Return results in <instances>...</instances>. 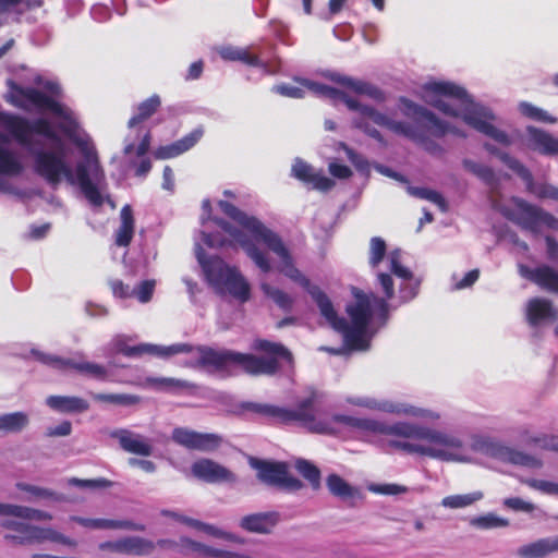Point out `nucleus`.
<instances>
[{"label":"nucleus","mask_w":558,"mask_h":558,"mask_svg":"<svg viewBox=\"0 0 558 558\" xmlns=\"http://www.w3.org/2000/svg\"><path fill=\"white\" fill-rule=\"evenodd\" d=\"M470 524L473 527L480 530H492L499 527H507L509 525V520L502 517H499L493 512H488L482 515L474 517L470 520Z\"/></svg>","instance_id":"nucleus-42"},{"label":"nucleus","mask_w":558,"mask_h":558,"mask_svg":"<svg viewBox=\"0 0 558 558\" xmlns=\"http://www.w3.org/2000/svg\"><path fill=\"white\" fill-rule=\"evenodd\" d=\"M244 409L274 418L279 423H296L311 433L333 435L338 425H344L373 435H386L389 450L417 454L445 462H470L468 447L457 433L445 432L408 421H385L336 414L325 415L319 408L318 395L312 392L300 400L294 409L248 402Z\"/></svg>","instance_id":"nucleus-3"},{"label":"nucleus","mask_w":558,"mask_h":558,"mask_svg":"<svg viewBox=\"0 0 558 558\" xmlns=\"http://www.w3.org/2000/svg\"><path fill=\"white\" fill-rule=\"evenodd\" d=\"M147 383L167 390L190 389L195 387L190 381L168 377H150L147 378Z\"/></svg>","instance_id":"nucleus-49"},{"label":"nucleus","mask_w":558,"mask_h":558,"mask_svg":"<svg viewBox=\"0 0 558 558\" xmlns=\"http://www.w3.org/2000/svg\"><path fill=\"white\" fill-rule=\"evenodd\" d=\"M0 517H13L31 521H49L52 519V515L47 511L2 502H0Z\"/></svg>","instance_id":"nucleus-26"},{"label":"nucleus","mask_w":558,"mask_h":558,"mask_svg":"<svg viewBox=\"0 0 558 558\" xmlns=\"http://www.w3.org/2000/svg\"><path fill=\"white\" fill-rule=\"evenodd\" d=\"M504 506L513 511L522 512H532L535 509L534 504L525 501L519 497L506 498L504 500Z\"/></svg>","instance_id":"nucleus-57"},{"label":"nucleus","mask_w":558,"mask_h":558,"mask_svg":"<svg viewBox=\"0 0 558 558\" xmlns=\"http://www.w3.org/2000/svg\"><path fill=\"white\" fill-rule=\"evenodd\" d=\"M492 206L498 210L504 217L513 221L522 229L537 233L541 227L546 226L550 229L558 228V220L541 210L538 207L526 203L525 201L513 197L511 204L505 205L500 202L493 199Z\"/></svg>","instance_id":"nucleus-9"},{"label":"nucleus","mask_w":558,"mask_h":558,"mask_svg":"<svg viewBox=\"0 0 558 558\" xmlns=\"http://www.w3.org/2000/svg\"><path fill=\"white\" fill-rule=\"evenodd\" d=\"M401 111L404 116L415 119L422 126L435 137H444L452 134L458 137H466V133L453 123L441 120L433 111L420 106L407 98H401Z\"/></svg>","instance_id":"nucleus-10"},{"label":"nucleus","mask_w":558,"mask_h":558,"mask_svg":"<svg viewBox=\"0 0 558 558\" xmlns=\"http://www.w3.org/2000/svg\"><path fill=\"white\" fill-rule=\"evenodd\" d=\"M345 402L350 405L400 417H411L424 422H436L440 420V414L437 411L418 407L399 399L377 398L373 396H354L347 397Z\"/></svg>","instance_id":"nucleus-8"},{"label":"nucleus","mask_w":558,"mask_h":558,"mask_svg":"<svg viewBox=\"0 0 558 558\" xmlns=\"http://www.w3.org/2000/svg\"><path fill=\"white\" fill-rule=\"evenodd\" d=\"M340 146L345 151L348 159L352 162V165L359 171H367L368 170V162H367V160L363 156H361L360 154L355 153L353 149L348 147L345 144H340Z\"/></svg>","instance_id":"nucleus-59"},{"label":"nucleus","mask_w":558,"mask_h":558,"mask_svg":"<svg viewBox=\"0 0 558 558\" xmlns=\"http://www.w3.org/2000/svg\"><path fill=\"white\" fill-rule=\"evenodd\" d=\"M525 316L527 323L535 327L542 322L555 319L557 316L556 310L553 307L550 301L544 298H533L527 301L525 306Z\"/></svg>","instance_id":"nucleus-24"},{"label":"nucleus","mask_w":558,"mask_h":558,"mask_svg":"<svg viewBox=\"0 0 558 558\" xmlns=\"http://www.w3.org/2000/svg\"><path fill=\"white\" fill-rule=\"evenodd\" d=\"M518 109L520 113L531 120L554 124L557 122V119L549 114L546 110L534 106L527 101H521L518 105Z\"/></svg>","instance_id":"nucleus-43"},{"label":"nucleus","mask_w":558,"mask_h":558,"mask_svg":"<svg viewBox=\"0 0 558 558\" xmlns=\"http://www.w3.org/2000/svg\"><path fill=\"white\" fill-rule=\"evenodd\" d=\"M252 348L265 352L267 355L256 356L232 350H216L207 345H193L183 342L170 345L140 344L141 355L151 354L161 359H168L173 355L185 354L189 356L185 366L192 368L203 367L225 371L231 367H239L251 375H274L280 368V360L289 365L293 362L291 352L280 343L257 339L253 342Z\"/></svg>","instance_id":"nucleus-4"},{"label":"nucleus","mask_w":558,"mask_h":558,"mask_svg":"<svg viewBox=\"0 0 558 558\" xmlns=\"http://www.w3.org/2000/svg\"><path fill=\"white\" fill-rule=\"evenodd\" d=\"M124 537L117 541L104 542L99 544L100 550H109L118 554H124Z\"/></svg>","instance_id":"nucleus-64"},{"label":"nucleus","mask_w":558,"mask_h":558,"mask_svg":"<svg viewBox=\"0 0 558 558\" xmlns=\"http://www.w3.org/2000/svg\"><path fill=\"white\" fill-rule=\"evenodd\" d=\"M204 131L202 128H197L193 130L187 135L182 138L165 145L160 146L155 151V157L157 159H170L180 156L181 154L190 150L203 136Z\"/></svg>","instance_id":"nucleus-19"},{"label":"nucleus","mask_w":558,"mask_h":558,"mask_svg":"<svg viewBox=\"0 0 558 558\" xmlns=\"http://www.w3.org/2000/svg\"><path fill=\"white\" fill-rule=\"evenodd\" d=\"M124 555L148 556L155 550V543L140 537H124Z\"/></svg>","instance_id":"nucleus-39"},{"label":"nucleus","mask_w":558,"mask_h":558,"mask_svg":"<svg viewBox=\"0 0 558 558\" xmlns=\"http://www.w3.org/2000/svg\"><path fill=\"white\" fill-rule=\"evenodd\" d=\"M499 460L530 469H538L543 465L542 461L538 458L524 453L522 451L511 449L505 445L501 451V456L499 457Z\"/></svg>","instance_id":"nucleus-33"},{"label":"nucleus","mask_w":558,"mask_h":558,"mask_svg":"<svg viewBox=\"0 0 558 558\" xmlns=\"http://www.w3.org/2000/svg\"><path fill=\"white\" fill-rule=\"evenodd\" d=\"M219 54L223 60L227 61H241L245 64L262 69L264 73H276V70L272 69L268 62L260 60L256 54H252L246 48L232 46L221 47L219 49Z\"/></svg>","instance_id":"nucleus-21"},{"label":"nucleus","mask_w":558,"mask_h":558,"mask_svg":"<svg viewBox=\"0 0 558 558\" xmlns=\"http://www.w3.org/2000/svg\"><path fill=\"white\" fill-rule=\"evenodd\" d=\"M219 207L235 225L215 218L214 223L225 235L202 231L201 241H195V255L208 282L221 295L228 293L244 303L250 299V284L236 267L227 265L219 257L206 258L202 243L210 248L240 246L260 271L268 274L272 269L270 258L256 245L263 243L279 258L278 270L307 290L322 316L342 335L344 345L350 350L366 351L374 333L372 324L378 319L380 326L385 325L390 308L395 310L398 305L410 302L418 293L421 280L401 264V251L393 250L388 255L391 274H377V289L384 298L354 291L355 302L347 306L350 317L348 323L337 315L329 298L318 287L312 286L294 266L289 248L277 232L227 201H220Z\"/></svg>","instance_id":"nucleus-1"},{"label":"nucleus","mask_w":558,"mask_h":558,"mask_svg":"<svg viewBox=\"0 0 558 558\" xmlns=\"http://www.w3.org/2000/svg\"><path fill=\"white\" fill-rule=\"evenodd\" d=\"M484 494L481 490H475L469 494L450 495L441 499L440 505L448 509H461L472 506L473 504L482 500Z\"/></svg>","instance_id":"nucleus-37"},{"label":"nucleus","mask_w":558,"mask_h":558,"mask_svg":"<svg viewBox=\"0 0 558 558\" xmlns=\"http://www.w3.org/2000/svg\"><path fill=\"white\" fill-rule=\"evenodd\" d=\"M45 541H50L54 543H60L66 546L75 547L76 542L62 533L51 529V527H41L34 525L31 544L34 543H43Z\"/></svg>","instance_id":"nucleus-35"},{"label":"nucleus","mask_w":558,"mask_h":558,"mask_svg":"<svg viewBox=\"0 0 558 558\" xmlns=\"http://www.w3.org/2000/svg\"><path fill=\"white\" fill-rule=\"evenodd\" d=\"M155 287V280H143L132 288V296L136 298L141 303H147L153 296Z\"/></svg>","instance_id":"nucleus-53"},{"label":"nucleus","mask_w":558,"mask_h":558,"mask_svg":"<svg viewBox=\"0 0 558 558\" xmlns=\"http://www.w3.org/2000/svg\"><path fill=\"white\" fill-rule=\"evenodd\" d=\"M328 169L330 174L338 179H348L352 175V171L348 166L338 162H330Z\"/></svg>","instance_id":"nucleus-62"},{"label":"nucleus","mask_w":558,"mask_h":558,"mask_svg":"<svg viewBox=\"0 0 558 558\" xmlns=\"http://www.w3.org/2000/svg\"><path fill=\"white\" fill-rule=\"evenodd\" d=\"M499 158L513 171L518 173L527 184V187L531 190L533 177L532 173L526 169L519 160L511 157L510 155L502 153L499 155Z\"/></svg>","instance_id":"nucleus-51"},{"label":"nucleus","mask_w":558,"mask_h":558,"mask_svg":"<svg viewBox=\"0 0 558 558\" xmlns=\"http://www.w3.org/2000/svg\"><path fill=\"white\" fill-rule=\"evenodd\" d=\"M295 469L298 472L310 482L314 489L320 486V471L316 465L307 460L299 459L295 462Z\"/></svg>","instance_id":"nucleus-46"},{"label":"nucleus","mask_w":558,"mask_h":558,"mask_svg":"<svg viewBox=\"0 0 558 558\" xmlns=\"http://www.w3.org/2000/svg\"><path fill=\"white\" fill-rule=\"evenodd\" d=\"M16 488L19 490L25 492L27 494V496L24 497L23 499L25 501H29V502L40 500V499L53 500V501H61L63 499L62 496L57 494L56 492L45 488V487L36 486V485H31V484H26V483H17Z\"/></svg>","instance_id":"nucleus-36"},{"label":"nucleus","mask_w":558,"mask_h":558,"mask_svg":"<svg viewBox=\"0 0 558 558\" xmlns=\"http://www.w3.org/2000/svg\"><path fill=\"white\" fill-rule=\"evenodd\" d=\"M260 289L265 295L270 298L283 311H290L293 305V299L284 291L262 281Z\"/></svg>","instance_id":"nucleus-44"},{"label":"nucleus","mask_w":558,"mask_h":558,"mask_svg":"<svg viewBox=\"0 0 558 558\" xmlns=\"http://www.w3.org/2000/svg\"><path fill=\"white\" fill-rule=\"evenodd\" d=\"M29 424V417L25 412H12L0 414V433L19 434Z\"/></svg>","instance_id":"nucleus-32"},{"label":"nucleus","mask_w":558,"mask_h":558,"mask_svg":"<svg viewBox=\"0 0 558 558\" xmlns=\"http://www.w3.org/2000/svg\"><path fill=\"white\" fill-rule=\"evenodd\" d=\"M32 354L43 364H46L58 371H66L72 368L83 375L99 380H104L108 376L107 368L97 363L76 361L75 359H64L58 355L43 353L38 350H32Z\"/></svg>","instance_id":"nucleus-12"},{"label":"nucleus","mask_w":558,"mask_h":558,"mask_svg":"<svg viewBox=\"0 0 558 558\" xmlns=\"http://www.w3.org/2000/svg\"><path fill=\"white\" fill-rule=\"evenodd\" d=\"M407 191L411 196L432 202L433 204L438 206V208L442 213H446L448 210V204H447L446 199L439 192H437L435 190H430V189H426V187H416V186H411L408 184Z\"/></svg>","instance_id":"nucleus-41"},{"label":"nucleus","mask_w":558,"mask_h":558,"mask_svg":"<svg viewBox=\"0 0 558 558\" xmlns=\"http://www.w3.org/2000/svg\"><path fill=\"white\" fill-rule=\"evenodd\" d=\"M521 482L527 485L529 487L536 489L543 494L556 495L557 483L536 478H525L521 480Z\"/></svg>","instance_id":"nucleus-54"},{"label":"nucleus","mask_w":558,"mask_h":558,"mask_svg":"<svg viewBox=\"0 0 558 558\" xmlns=\"http://www.w3.org/2000/svg\"><path fill=\"white\" fill-rule=\"evenodd\" d=\"M499 158L513 171L518 173L527 184V187L531 190L533 177L532 173L526 169L519 160L511 157L510 155L502 153L499 155Z\"/></svg>","instance_id":"nucleus-52"},{"label":"nucleus","mask_w":558,"mask_h":558,"mask_svg":"<svg viewBox=\"0 0 558 558\" xmlns=\"http://www.w3.org/2000/svg\"><path fill=\"white\" fill-rule=\"evenodd\" d=\"M72 432V424L69 421H63L57 426L47 428L46 435L49 437H64L69 436Z\"/></svg>","instance_id":"nucleus-61"},{"label":"nucleus","mask_w":558,"mask_h":558,"mask_svg":"<svg viewBox=\"0 0 558 558\" xmlns=\"http://www.w3.org/2000/svg\"><path fill=\"white\" fill-rule=\"evenodd\" d=\"M300 83L314 95L331 99L336 102L341 101L350 110L355 111L357 116L352 121L353 125L356 129L363 131L369 137L376 140L383 146H386L387 142L385 141L380 132L369 124V121L379 126H384L396 134L403 135L404 137L413 142L415 141L418 132L421 131L420 129L413 126L410 123L392 120L388 116L377 111L373 107L362 105L356 99L348 96L345 93L331 86L316 83L310 80H302L300 81Z\"/></svg>","instance_id":"nucleus-6"},{"label":"nucleus","mask_w":558,"mask_h":558,"mask_svg":"<svg viewBox=\"0 0 558 558\" xmlns=\"http://www.w3.org/2000/svg\"><path fill=\"white\" fill-rule=\"evenodd\" d=\"M387 251V245L380 236H374L369 241V265L375 268L384 259Z\"/></svg>","instance_id":"nucleus-50"},{"label":"nucleus","mask_w":558,"mask_h":558,"mask_svg":"<svg viewBox=\"0 0 558 558\" xmlns=\"http://www.w3.org/2000/svg\"><path fill=\"white\" fill-rule=\"evenodd\" d=\"M33 87H22L9 82L7 99L14 106L27 111H50L61 119L60 130L81 148L83 160L73 169L68 160L70 149L46 119L28 121L10 113H0V123L24 146L34 159L36 173L49 184L57 186L62 180L78 186L93 206H101L108 197V184L99 163L95 147L86 140L74 136L77 122L74 112L60 104L61 88L58 83L36 76Z\"/></svg>","instance_id":"nucleus-2"},{"label":"nucleus","mask_w":558,"mask_h":558,"mask_svg":"<svg viewBox=\"0 0 558 558\" xmlns=\"http://www.w3.org/2000/svg\"><path fill=\"white\" fill-rule=\"evenodd\" d=\"M111 289L116 296L119 298H132V288L125 286L120 280H114L111 282Z\"/></svg>","instance_id":"nucleus-63"},{"label":"nucleus","mask_w":558,"mask_h":558,"mask_svg":"<svg viewBox=\"0 0 558 558\" xmlns=\"http://www.w3.org/2000/svg\"><path fill=\"white\" fill-rule=\"evenodd\" d=\"M326 485L331 495L343 500L355 498L360 495L357 488L351 486L338 474L328 475L326 478Z\"/></svg>","instance_id":"nucleus-34"},{"label":"nucleus","mask_w":558,"mask_h":558,"mask_svg":"<svg viewBox=\"0 0 558 558\" xmlns=\"http://www.w3.org/2000/svg\"><path fill=\"white\" fill-rule=\"evenodd\" d=\"M192 474L206 483H234L236 476L223 465L210 460L201 459L191 466Z\"/></svg>","instance_id":"nucleus-16"},{"label":"nucleus","mask_w":558,"mask_h":558,"mask_svg":"<svg viewBox=\"0 0 558 558\" xmlns=\"http://www.w3.org/2000/svg\"><path fill=\"white\" fill-rule=\"evenodd\" d=\"M519 436L522 441H524L529 445H534L541 449H546V450H551V451L558 452V449H554V448L544 446L545 439L546 440L547 439H558L557 436H549V435H545V434L535 435L526 426L519 428Z\"/></svg>","instance_id":"nucleus-48"},{"label":"nucleus","mask_w":558,"mask_h":558,"mask_svg":"<svg viewBox=\"0 0 558 558\" xmlns=\"http://www.w3.org/2000/svg\"><path fill=\"white\" fill-rule=\"evenodd\" d=\"M526 141L533 150L543 155L558 156V138L542 129L527 126Z\"/></svg>","instance_id":"nucleus-18"},{"label":"nucleus","mask_w":558,"mask_h":558,"mask_svg":"<svg viewBox=\"0 0 558 558\" xmlns=\"http://www.w3.org/2000/svg\"><path fill=\"white\" fill-rule=\"evenodd\" d=\"M9 517L2 519L0 525L8 530L3 538L12 545H28L34 530V525L24 521H19Z\"/></svg>","instance_id":"nucleus-20"},{"label":"nucleus","mask_w":558,"mask_h":558,"mask_svg":"<svg viewBox=\"0 0 558 558\" xmlns=\"http://www.w3.org/2000/svg\"><path fill=\"white\" fill-rule=\"evenodd\" d=\"M279 514L275 511L257 512L243 517L240 526L251 533L267 534L278 523Z\"/></svg>","instance_id":"nucleus-23"},{"label":"nucleus","mask_w":558,"mask_h":558,"mask_svg":"<svg viewBox=\"0 0 558 558\" xmlns=\"http://www.w3.org/2000/svg\"><path fill=\"white\" fill-rule=\"evenodd\" d=\"M97 402L110 403L121 407H132L141 402V397L130 393H90Z\"/></svg>","instance_id":"nucleus-40"},{"label":"nucleus","mask_w":558,"mask_h":558,"mask_svg":"<svg viewBox=\"0 0 558 558\" xmlns=\"http://www.w3.org/2000/svg\"><path fill=\"white\" fill-rule=\"evenodd\" d=\"M250 465L257 471L258 480L268 486L286 490H298L302 487L301 481L289 474L288 466L283 462L251 458Z\"/></svg>","instance_id":"nucleus-11"},{"label":"nucleus","mask_w":558,"mask_h":558,"mask_svg":"<svg viewBox=\"0 0 558 558\" xmlns=\"http://www.w3.org/2000/svg\"><path fill=\"white\" fill-rule=\"evenodd\" d=\"M480 276V271L477 269L470 270L464 275L462 279H458L457 275H452V282L454 290H462L471 287Z\"/></svg>","instance_id":"nucleus-58"},{"label":"nucleus","mask_w":558,"mask_h":558,"mask_svg":"<svg viewBox=\"0 0 558 558\" xmlns=\"http://www.w3.org/2000/svg\"><path fill=\"white\" fill-rule=\"evenodd\" d=\"M113 350L122 353L125 356H141V349L138 345H128L123 338L117 337L112 340Z\"/></svg>","instance_id":"nucleus-56"},{"label":"nucleus","mask_w":558,"mask_h":558,"mask_svg":"<svg viewBox=\"0 0 558 558\" xmlns=\"http://www.w3.org/2000/svg\"><path fill=\"white\" fill-rule=\"evenodd\" d=\"M172 440L189 449L202 452L216 450L222 442V438L214 433H199L186 427H175L171 435Z\"/></svg>","instance_id":"nucleus-13"},{"label":"nucleus","mask_w":558,"mask_h":558,"mask_svg":"<svg viewBox=\"0 0 558 558\" xmlns=\"http://www.w3.org/2000/svg\"><path fill=\"white\" fill-rule=\"evenodd\" d=\"M181 544L183 547H186L190 550H192L193 554L203 558H252L247 555H243L240 553L209 547L187 537H182Z\"/></svg>","instance_id":"nucleus-27"},{"label":"nucleus","mask_w":558,"mask_h":558,"mask_svg":"<svg viewBox=\"0 0 558 558\" xmlns=\"http://www.w3.org/2000/svg\"><path fill=\"white\" fill-rule=\"evenodd\" d=\"M70 521L76 522L80 525L90 530H132L144 531V525L133 523L129 520H109V519H89L77 515L70 517Z\"/></svg>","instance_id":"nucleus-25"},{"label":"nucleus","mask_w":558,"mask_h":558,"mask_svg":"<svg viewBox=\"0 0 558 558\" xmlns=\"http://www.w3.org/2000/svg\"><path fill=\"white\" fill-rule=\"evenodd\" d=\"M519 272L541 288L558 293V272L555 269L548 266L531 269L527 266L520 265Z\"/></svg>","instance_id":"nucleus-22"},{"label":"nucleus","mask_w":558,"mask_h":558,"mask_svg":"<svg viewBox=\"0 0 558 558\" xmlns=\"http://www.w3.org/2000/svg\"><path fill=\"white\" fill-rule=\"evenodd\" d=\"M22 171L17 154L9 148V137L0 132V192H8L11 187L8 178L17 177Z\"/></svg>","instance_id":"nucleus-14"},{"label":"nucleus","mask_w":558,"mask_h":558,"mask_svg":"<svg viewBox=\"0 0 558 558\" xmlns=\"http://www.w3.org/2000/svg\"><path fill=\"white\" fill-rule=\"evenodd\" d=\"M471 448L475 452L499 459L504 445L486 436H474Z\"/></svg>","instance_id":"nucleus-38"},{"label":"nucleus","mask_w":558,"mask_h":558,"mask_svg":"<svg viewBox=\"0 0 558 558\" xmlns=\"http://www.w3.org/2000/svg\"><path fill=\"white\" fill-rule=\"evenodd\" d=\"M134 234L133 210L130 205H124L120 211V226L116 231V244L128 246Z\"/></svg>","instance_id":"nucleus-30"},{"label":"nucleus","mask_w":558,"mask_h":558,"mask_svg":"<svg viewBox=\"0 0 558 558\" xmlns=\"http://www.w3.org/2000/svg\"><path fill=\"white\" fill-rule=\"evenodd\" d=\"M554 551H558V536L542 538L518 549L523 558H543Z\"/></svg>","instance_id":"nucleus-29"},{"label":"nucleus","mask_w":558,"mask_h":558,"mask_svg":"<svg viewBox=\"0 0 558 558\" xmlns=\"http://www.w3.org/2000/svg\"><path fill=\"white\" fill-rule=\"evenodd\" d=\"M462 163L465 170L476 175L487 185L493 186L495 184L496 178L490 167L485 166L483 163H478L471 159H464Z\"/></svg>","instance_id":"nucleus-45"},{"label":"nucleus","mask_w":558,"mask_h":558,"mask_svg":"<svg viewBox=\"0 0 558 558\" xmlns=\"http://www.w3.org/2000/svg\"><path fill=\"white\" fill-rule=\"evenodd\" d=\"M291 174L305 184H312L314 189L322 192H327L335 186L332 179L324 175L322 171H316L310 163L301 158L294 159Z\"/></svg>","instance_id":"nucleus-17"},{"label":"nucleus","mask_w":558,"mask_h":558,"mask_svg":"<svg viewBox=\"0 0 558 558\" xmlns=\"http://www.w3.org/2000/svg\"><path fill=\"white\" fill-rule=\"evenodd\" d=\"M272 90L290 98H302L304 96V90L301 87L291 84L276 85L272 87Z\"/></svg>","instance_id":"nucleus-60"},{"label":"nucleus","mask_w":558,"mask_h":558,"mask_svg":"<svg viewBox=\"0 0 558 558\" xmlns=\"http://www.w3.org/2000/svg\"><path fill=\"white\" fill-rule=\"evenodd\" d=\"M423 98L446 116L461 118L463 122L497 143L508 146L509 135L493 124V111L474 102L466 90L451 82H432L423 87Z\"/></svg>","instance_id":"nucleus-5"},{"label":"nucleus","mask_w":558,"mask_h":558,"mask_svg":"<svg viewBox=\"0 0 558 558\" xmlns=\"http://www.w3.org/2000/svg\"><path fill=\"white\" fill-rule=\"evenodd\" d=\"M414 143L433 157L441 158L446 154L445 147L437 141L426 135L424 131H420Z\"/></svg>","instance_id":"nucleus-47"},{"label":"nucleus","mask_w":558,"mask_h":558,"mask_svg":"<svg viewBox=\"0 0 558 558\" xmlns=\"http://www.w3.org/2000/svg\"><path fill=\"white\" fill-rule=\"evenodd\" d=\"M109 436L118 440L120 447L129 453L149 457L153 454L154 445L150 438L128 428H117Z\"/></svg>","instance_id":"nucleus-15"},{"label":"nucleus","mask_w":558,"mask_h":558,"mask_svg":"<svg viewBox=\"0 0 558 558\" xmlns=\"http://www.w3.org/2000/svg\"><path fill=\"white\" fill-rule=\"evenodd\" d=\"M369 490L379 495H399L408 492V487L398 484H373Z\"/></svg>","instance_id":"nucleus-55"},{"label":"nucleus","mask_w":558,"mask_h":558,"mask_svg":"<svg viewBox=\"0 0 558 558\" xmlns=\"http://www.w3.org/2000/svg\"><path fill=\"white\" fill-rule=\"evenodd\" d=\"M29 5V0H0V28L17 21Z\"/></svg>","instance_id":"nucleus-31"},{"label":"nucleus","mask_w":558,"mask_h":558,"mask_svg":"<svg viewBox=\"0 0 558 558\" xmlns=\"http://www.w3.org/2000/svg\"><path fill=\"white\" fill-rule=\"evenodd\" d=\"M161 101L158 95H153L137 106V112L128 123L134 135H128L123 153L128 165L135 169L137 177H145L151 169V161L146 156L150 146V133L143 130L141 123L150 118L159 108Z\"/></svg>","instance_id":"nucleus-7"},{"label":"nucleus","mask_w":558,"mask_h":558,"mask_svg":"<svg viewBox=\"0 0 558 558\" xmlns=\"http://www.w3.org/2000/svg\"><path fill=\"white\" fill-rule=\"evenodd\" d=\"M46 403L52 410L62 413H81L89 409L88 402L78 397L50 396Z\"/></svg>","instance_id":"nucleus-28"}]
</instances>
